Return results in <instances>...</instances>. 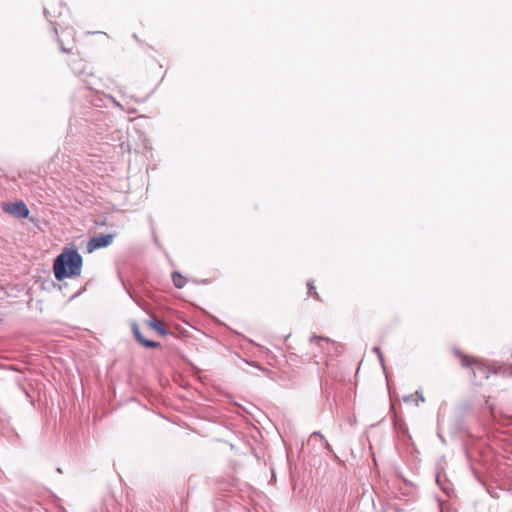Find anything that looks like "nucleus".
<instances>
[{"label": "nucleus", "mask_w": 512, "mask_h": 512, "mask_svg": "<svg viewBox=\"0 0 512 512\" xmlns=\"http://www.w3.org/2000/svg\"><path fill=\"white\" fill-rule=\"evenodd\" d=\"M82 257L76 250L62 252L54 260V275L59 281L72 278L81 274Z\"/></svg>", "instance_id": "1"}, {"label": "nucleus", "mask_w": 512, "mask_h": 512, "mask_svg": "<svg viewBox=\"0 0 512 512\" xmlns=\"http://www.w3.org/2000/svg\"><path fill=\"white\" fill-rule=\"evenodd\" d=\"M311 354L313 357L320 355H332L340 353V345L335 344L329 338L312 336L310 338Z\"/></svg>", "instance_id": "2"}, {"label": "nucleus", "mask_w": 512, "mask_h": 512, "mask_svg": "<svg viewBox=\"0 0 512 512\" xmlns=\"http://www.w3.org/2000/svg\"><path fill=\"white\" fill-rule=\"evenodd\" d=\"M113 241V235L111 234H101L95 237H92L87 244V248L89 252L94 250L104 248L109 246Z\"/></svg>", "instance_id": "3"}, {"label": "nucleus", "mask_w": 512, "mask_h": 512, "mask_svg": "<svg viewBox=\"0 0 512 512\" xmlns=\"http://www.w3.org/2000/svg\"><path fill=\"white\" fill-rule=\"evenodd\" d=\"M5 210L18 218H26L29 215V209L22 201L9 205Z\"/></svg>", "instance_id": "4"}, {"label": "nucleus", "mask_w": 512, "mask_h": 512, "mask_svg": "<svg viewBox=\"0 0 512 512\" xmlns=\"http://www.w3.org/2000/svg\"><path fill=\"white\" fill-rule=\"evenodd\" d=\"M133 332H134V335H135V338L137 339V341L140 344H142L143 346H145L147 348H157L160 346V343H158V342L145 339L141 335L137 324H133Z\"/></svg>", "instance_id": "5"}, {"label": "nucleus", "mask_w": 512, "mask_h": 512, "mask_svg": "<svg viewBox=\"0 0 512 512\" xmlns=\"http://www.w3.org/2000/svg\"><path fill=\"white\" fill-rule=\"evenodd\" d=\"M146 324L149 327H151L152 329H154L155 331H157V333H159L162 336H164L168 333V331L165 329V327L163 326L161 321H159L157 319L148 320L146 322Z\"/></svg>", "instance_id": "6"}, {"label": "nucleus", "mask_w": 512, "mask_h": 512, "mask_svg": "<svg viewBox=\"0 0 512 512\" xmlns=\"http://www.w3.org/2000/svg\"><path fill=\"white\" fill-rule=\"evenodd\" d=\"M172 280H173V283L174 285L177 287V288H183L185 286V283H186V280L185 278L178 272H174L172 274Z\"/></svg>", "instance_id": "7"}, {"label": "nucleus", "mask_w": 512, "mask_h": 512, "mask_svg": "<svg viewBox=\"0 0 512 512\" xmlns=\"http://www.w3.org/2000/svg\"><path fill=\"white\" fill-rule=\"evenodd\" d=\"M373 352H375L377 354L382 368L385 369L384 356H383L380 348L379 347H374L373 348Z\"/></svg>", "instance_id": "8"}, {"label": "nucleus", "mask_w": 512, "mask_h": 512, "mask_svg": "<svg viewBox=\"0 0 512 512\" xmlns=\"http://www.w3.org/2000/svg\"><path fill=\"white\" fill-rule=\"evenodd\" d=\"M419 402H421V403L425 402V398H424L421 390H417L415 392V404H416V406L419 405Z\"/></svg>", "instance_id": "9"}, {"label": "nucleus", "mask_w": 512, "mask_h": 512, "mask_svg": "<svg viewBox=\"0 0 512 512\" xmlns=\"http://www.w3.org/2000/svg\"><path fill=\"white\" fill-rule=\"evenodd\" d=\"M404 402L415 401V394H410L403 397Z\"/></svg>", "instance_id": "10"}, {"label": "nucleus", "mask_w": 512, "mask_h": 512, "mask_svg": "<svg viewBox=\"0 0 512 512\" xmlns=\"http://www.w3.org/2000/svg\"><path fill=\"white\" fill-rule=\"evenodd\" d=\"M307 287H308V293H309L310 295H313V294H314V293H313V290L315 289V287H314L313 283H312V282H308Z\"/></svg>", "instance_id": "11"}, {"label": "nucleus", "mask_w": 512, "mask_h": 512, "mask_svg": "<svg viewBox=\"0 0 512 512\" xmlns=\"http://www.w3.org/2000/svg\"><path fill=\"white\" fill-rule=\"evenodd\" d=\"M312 436H318L321 438V440H324L323 435H321L319 432H314Z\"/></svg>", "instance_id": "12"}, {"label": "nucleus", "mask_w": 512, "mask_h": 512, "mask_svg": "<svg viewBox=\"0 0 512 512\" xmlns=\"http://www.w3.org/2000/svg\"><path fill=\"white\" fill-rule=\"evenodd\" d=\"M324 441H325V447H326L327 449H330V445H329V443H328L326 440H324Z\"/></svg>", "instance_id": "13"}]
</instances>
